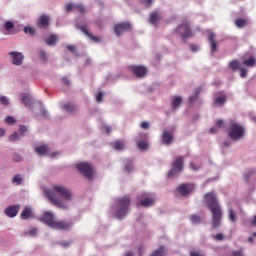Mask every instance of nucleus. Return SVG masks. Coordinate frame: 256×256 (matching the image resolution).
<instances>
[{"label": "nucleus", "mask_w": 256, "mask_h": 256, "mask_svg": "<svg viewBox=\"0 0 256 256\" xmlns=\"http://www.w3.org/2000/svg\"><path fill=\"white\" fill-rule=\"evenodd\" d=\"M9 55L12 58V65H22L24 59L23 53L12 51Z\"/></svg>", "instance_id": "obj_13"}, {"label": "nucleus", "mask_w": 256, "mask_h": 256, "mask_svg": "<svg viewBox=\"0 0 256 256\" xmlns=\"http://www.w3.org/2000/svg\"><path fill=\"white\" fill-rule=\"evenodd\" d=\"M19 139V134L17 132H14L12 135L9 136L10 141H17Z\"/></svg>", "instance_id": "obj_45"}, {"label": "nucleus", "mask_w": 256, "mask_h": 256, "mask_svg": "<svg viewBox=\"0 0 256 256\" xmlns=\"http://www.w3.org/2000/svg\"><path fill=\"white\" fill-rule=\"evenodd\" d=\"M233 256H243V251L241 250L234 251Z\"/></svg>", "instance_id": "obj_54"}, {"label": "nucleus", "mask_w": 256, "mask_h": 256, "mask_svg": "<svg viewBox=\"0 0 256 256\" xmlns=\"http://www.w3.org/2000/svg\"><path fill=\"white\" fill-rule=\"evenodd\" d=\"M137 146H138V148H140L142 151H145V149H147V147H148L147 142H145V141L138 142Z\"/></svg>", "instance_id": "obj_40"}, {"label": "nucleus", "mask_w": 256, "mask_h": 256, "mask_svg": "<svg viewBox=\"0 0 256 256\" xmlns=\"http://www.w3.org/2000/svg\"><path fill=\"white\" fill-rule=\"evenodd\" d=\"M23 31H24V33H28L29 35H35V28L34 27H31V26L27 27V26H25L23 28Z\"/></svg>", "instance_id": "obj_35"}, {"label": "nucleus", "mask_w": 256, "mask_h": 256, "mask_svg": "<svg viewBox=\"0 0 256 256\" xmlns=\"http://www.w3.org/2000/svg\"><path fill=\"white\" fill-rule=\"evenodd\" d=\"M141 127L142 129H149V122H142Z\"/></svg>", "instance_id": "obj_55"}, {"label": "nucleus", "mask_w": 256, "mask_h": 256, "mask_svg": "<svg viewBox=\"0 0 256 256\" xmlns=\"http://www.w3.org/2000/svg\"><path fill=\"white\" fill-rule=\"evenodd\" d=\"M21 135H25V133H27V128L25 126H21L19 129Z\"/></svg>", "instance_id": "obj_52"}, {"label": "nucleus", "mask_w": 256, "mask_h": 256, "mask_svg": "<svg viewBox=\"0 0 256 256\" xmlns=\"http://www.w3.org/2000/svg\"><path fill=\"white\" fill-rule=\"evenodd\" d=\"M248 21L245 18H238L235 20V25L238 27V29H243V27H247Z\"/></svg>", "instance_id": "obj_22"}, {"label": "nucleus", "mask_w": 256, "mask_h": 256, "mask_svg": "<svg viewBox=\"0 0 256 256\" xmlns=\"http://www.w3.org/2000/svg\"><path fill=\"white\" fill-rule=\"evenodd\" d=\"M3 135H5V130H3L2 128H0V137H3Z\"/></svg>", "instance_id": "obj_63"}, {"label": "nucleus", "mask_w": 256, "mask_h": 256, "mask_svg": "<svg viewBox=\"0 0 256 256\" xmlns=\"http://www.w3.org/2000/svg\"><path fill=\"white\" fill-rule=\"evenodd\" d=\"M149 21L154 27H157V22L161 21V13L154 11L151 13Z\"/></svg>", "instance_id": "obj_19"}, {"label": "nucleus", "mask_w": 256, "mask_h": 256, "mask_svg": "<svg viewBox=\"0 0 256 256\" xmlns=\"http://www.w3.org/2000/svg\"><path fill=\"white\" fill-rule=\"evenodd\" d=\"M96 100L98 101V103H101V101H103V92L98 93Z\"/></svg>", "instance_id": "obj_50"}, {"label": "nucleus", "mask_w": 256, "mask_h": 256, "mask_svg": "<svg viewBox=\"0 0 256 256\" xmlns=\"http://www.w3.org/2000/svg\"><path fill=\"white\" fill-rule=\"evenodd\" d=\"M71 227H73V223L71 222L56 220V222H54V226L52 227V229H57L59 231H69Z\"/></svg>", "instance_id": "obj_11"}, {"label": "nucleus", "mask_w": 256, "mask_h": 256, "mask_svg": "<svg viewBox=\"0 0 256 256\" xmlns=\"http://www.w3.org/2000/svg\"><path fill=\"white\" fill-rule=\"evenodd\" d=\"M112 147H114L116 151H123V149H125V142L117 140L112 144Z\"/></svg>", "instance_id": "obj_23"}, {"label": "nucleus", "mask_w": 256, "mask_h": 256, "mask_svg": "<svg viewBox=\"0 0 256 256\" xmlns=\"http://www.w3.org/2000/svg\"><path fill=\"white\" fill-rule=\"evenodd\" d=\"M38 55H39L40 59H42V61H47V53H45V51L40 50L38 52Z\"/></svg>", "instance_id": "obj_41"}, {"label": "nucleus", "mask_w": 256, "mask_h": 256, "mask_svg": "<svg viewBox=\"0 0 256 256\" xmlns=\"http://www.w3.org/2000/svg\"><path fill=\"white\" fill-rule=\"evenodd\" d=\"M197 95H199V90L196 91V96H190L189 97V102L190 103H193L195 101V99H197Z\"/></svg>", "instance_id": "obj_51"}, {"label": "nucleus", "mask_w": 256, "mask_h": 256, "mask_svg": "<svg viewBox=\"0 0 256 256\" xmlns=\"http://www.w3.org/2000/svg\"><path fill=\"white\" fill-rule=\"evenodd\" d=\"M21 160H22L21 156L17 154L14 156V161H21Z\"/></svg>", "instance_id": "obj_60"}, {"label": "nucleus", "mask_w": 256, "mask_h": 256, "mask_svg": "<svg viewBox=\"0 0 256 256\" xmlns=\"http://www.w3.org/2000/svg\"><path fill=\"white\" fill-rule=\"evenodd\" d=\"M254 241H255V239L253 237L248 238V243H253Z\"/></svg>", "instance_id": "obj_64"}, {"label": "nucleus", "mask_w": 256, "mask_h": 256, "mask_svg": "<svg viewBox=\"0 0 256 256\" xmlns=\"http://www.w3.org/2000/svg\"><path fill=\"white\" fill-rule=\"evenodd\" d=\"M173 132L165 130L162 134V143L164 145H171L173 143Z\"/></svg>", "instance_id": "obj_16"}, {"label": "nucleus", "mask_w": 256, "mask_h": 256, "mask_svg": "<svg viewBox=\"0 0 256 256\" xmlns=\"http://www.w3.org/2000/svg\"><path fill=\"white\" fill-rule=\"evenodd\" d=\"M213 239H215V241H223L225 239V236H223V234L221 233H218L213 236Z\"/></svg>", "instance_id": "obj_43"}, {"label": "nucleus", "mask_w": 256, "mask_h": 256, "mask_svg": "<svg viewBox=\"0 0 256 256\" xmlns=\"http://www.w3.org/2000/svg\"><path fill=\"white\" fill-rule=\"evenodd\" d=\"M218 131L217 127L210 128V133H217Z\"/></svg>", "instance_id": "obj_57"}, {"label": "nucleus", "mask_w": 256, "mask_h": 256, "mask_svg": "<svg viewBox=\"0 0 256 256\" xmlns=\"http://www.w3.org/2000/svg\"><path fill=\"white\" fill-rule=\"evenodd\" d=\"M190 220L194 225H199V223H201V217L197 214L190 216Z\"/></svg>", "instance_id": "obj_31"}, {"label": "nucleus", "mask_w": 256, "mask_h": 256, "mask_svg": "<svg viewBox=\"0 0 256 256\" xmlns=\"http://www.w3.org/2000/svg\"><path fill=\"white\" fill-rule=\"evenodd\" d=\"M29 235H31L32 237H35V235H37V229H31L30 231H29Z\"/></svg>", "instance_id": "obj_56"}, {"label": "nucleus", "mask_w": 256, "mask_h": 256, "mask_svg": "<svg viewBox=\"0 0 256 256\" xmlns=\"http://www.w3.org/2000/svg\"><path fill=\"white\" fill-rule=\"evenodd\" d=\"M12 183H16V185H21V183H23V178L21 177V175L16 174V175L12 178Z\"/></svg>", "instance_id": "obj_32"}, {"label": "nucleus", "mask_w": 256, "mask_h": 256, "mask_svg": "<svg viewBox=\"0 0 256 256\" xmlns=\"http://www.w3.org/2000/svg\"><path fill=\"white\" fill-rule=\"evenodd\" d=\"M77 29L82 31V33H84V35L89 37L92 41H95L96 43H98V41H100L99 37L93 36V34H91V32H89V30H87V26L80 25V26H77Z\"/></svg>", "instance_id": "obj_17"}, {"label": "nucleus", "mask_w": 256, "mask_h": 256, "mask_svg": "<svg viewBox=\"0 0 256 256\" xmlns=\"http://www.w3.org/2000/svg\"><path fill=\"white\" fill-rule=\"evenodd\" d=\"M240 77H242V78L247 77V69L240 68Z\"/></svg>", "instance_id": "obj_49"}, {"label": "nucleus", "mask_w": 256, "mask_h": 256, "mask_svg": "<svg viewBox=\"0 0 256 256\" xmlns=\"http://www.w3.org/2000/svg\"><path fill=\"white\" fill-rule=\"evenodd\" d=\"M204 198L210 213H212V228L217 229L218 227H221V221L223 220V209L221 208V204H219L217 195H215L214 192L206 193Z\"/></svg>", "instance_id": "obj_2"}, {"label": "nucleus", "mask_w": 256, "mask_h": 256, "mask_svg": "<svg viewBox=\"0 0 256 256\" xmlns=\"http://www.w3.org/2000/svg\"><path fill=\"white\" fill-rule=\"evenodd\" d=\"M190 47H191V51H193L194 53L196 51H199V46H197V45L191 44Z\"/></svg>", "instance_id": "obj_53"}, {"label": "nucleus", "mask_w": 256, "mask_h": 256, "mask_svg": "<svg viewBox=\"0 0 256 256\" xmlns=\"http://www.w3.org/2000/svg\"><path fill=\"white\" fill-rule=\"evenodd\" d=\"M47 45H55L57 43V37L55 35H50L46 40Z\"/></svg>", "instance_id": "obj_33"}, {"label": "nucleus", "mask_w": 256, "mask_h": 256, "mask_svg": "<svg viewBox=\"0 0 256 256\" xmlns=\"http://www.w3.org/2000/svg\"><path fill=\"white\" fill-rule=\"evenodd\" d=\"M228 135L230 139L238 141V139H241V137L245 135V128H243L239 123L231 121L228 129Z\"/></svg>", "instance_id": "obj_4"}, {"label": "nucleus", "mask_w": 256, "mask_h": 256, "mask_svg": "<svg viewBox=\"0 0 256 256\" xmlns=\"http://www.w3.org/2000/svg\"><path fill=\"white\" fill-rule=\"evenodd\" d=\"M229 67L232 71H237V69H239V60H232L229 63Z\"/></svg>", "instance_id": "obj_29"}, {"label": "nucleus", "mask_w": 256, "mask_h": 256, "mask_svg": "<svg viewBox=\"0 0 256 256\" xmlns=\"http://www.w3.org/2000/svg\"><path fill=\"white\" fill-rule=\"evenodd\" d=\"M182 101H183V99L181 98V96H175L171 102L173 109H177V107H179V105H181Z\"/></svg>", "instance_id": "obj_27"}, {"label": "nucleus", "mask_w": 256, "mask_h": 256, "mask_svg": "<svg viewBox=\"0 0 256 256\" xmlns=\"http://www.w3.org/2000/svg\"><path fill=\"white\" fill-rule=\"evenodd\" d=\"M63 109L65 111H67V113H73V111H75V109H77V107L73 103H66L63 106Z\"/></svg>", "instance_id": "obj_28"}, {"label": "nucleus", "mask_w": 256, "mask_h": 256, "mask_svg": "<svg viewBox=\"0 0 256 256\" xmlns=\"http://www.w3.org/2000/svg\"><path fill=\"white\" fill-rule=\"evenodd\" d=\"M132 169H133V160L132 159H128L126 161L125 171H127V173H131Z\"/></svg>", "instance_id": "obj_30"}, {"label": "nucleus", "mask_w": 256, "mask_h": 256, "mask_svg": "<svg viewBox=\"0 0 256 256\" xmlns=\"http://www.w3.org/2000/svg\"><path fill=\"white\" fill-rule=\"evenodd\" d=\"M183 156H179L173 163L172 168L168 172V177H175V175H179L183 171Z\"/></svg>", "instance_id": "obj_6"}, {"label": "nucleus", "mask_w": 256, "mask_h": 256, "mask_svg": "<svg viewBox=\"0 0 256 256\" xmlns=\"http://www.w3.org/2000/svg\"><path fill=\"white\" fill-rule=\"evenodd\" d=\"M141 3H142L145 7H151V5H153V0H141Z\"/></svg>", "instance_id": "obj_44"}, {"label": "nucleus", "mask_w": 256, "mask_h": 256, "mask_svg": "<svg viewBox=\"0 0 256 256\" xmlns=\"http://www.w3.org/2000/svg\"><path fill=\"white\" fill-rule=\"evenodd\" d=\"M48 199L59 209H68L69 206L65 201H71L73 199V193L69 191L65 186H53V190L46 192ZM64 199V201H63Z\"/></svg>", "instance_id": "obj_1"}, {"label": "nucleus", "mask_w": 256, "mask_h": 256, "mask_svg": "<svg viewBox=\"0 0 256 256\" xmlns=\"http://www.w3.org/2000/svg\"><path fill=\"white\" fill-rule=\"evenodd\" d=\"M75 6H76V4H73V3L66 4V11L67 12L73 11V9H75Z\"/></svg>", "instance_id": "obj_48"}, {"label": "nucleus", "mask_w": 256, "mask_h": 256, "mask_svg": "<svg viewBox=\"0 0 256 256\" xmlns=\"http://www.w3.org/2000/svg\"><path fill=\"white\" fill-rule=\"evenodd\" d=\"M251 225H253L254 227H256V215H255L254 218L251 220Z\"/></svg>", "instance_id": "obj_59"}, {"label": "nucleus", "mask_w": 256, "mask_h": 256, "mask_svg": "<svg viewBox=\"0 0 256 256\" xmlns=\"http://www.w3.org/2000/svg\"><path fill=\"white\" fill-rule=\"evenodd\" d=\"M130 69L136 75V77H143L144 75H147V68L144 66H131Z\"/></svg>", "instance_id": "obj_15"}, {"label": "nucleus", "mask_w": 256, "mask_h": 256, "mask_svg": "<svg viewBox=\"0 0 256 256\" xmlns=\"http://www.w3.org/2000/svg\"><path fill=\"white\" fill-rule=\"evenodd\" d=\"M4 27H5L6 31H11V29H13V27H14L13 22L6 21L4 24Z\"/></svg>", "instance_id": "obj_38"}, {"label": "nucleus", "mask_w": 256, "mask_h": 256, "mask_svg": "<svg viewBox=\"0 0 256 256\" xmlns=\"http://www.w3.org/2000/svg\"><path fill=\"white\" fill-rule=\"evenodd\" d=\"M208 41L210 43L211 54L213 55V53H217V51H219V44L215 39V33L210 32L208 34Z\"/></svg>", "instance_id": "obj_12"}, {"label": "nucleus", "mask_w": 256, "mask_h": 256, "mask_svg": "<svg viewBox=\"0 0 256 256\" xmlns=\"http://www.w3.org/2000/svg\"><path fill=\"white\" fill-rule=\"evenodd\" d=\"M63 83H65V85H69V79H67V77L63 78Z\"/></svg>", "instance_id": "obj_62"}, {"label": "nucleus", "mask_w": 256, "mask_h": 256, "mask_svg": "<svg viewBox=\"0 0 256 256\" xmlns=\"http://www.w3.org/2000/svg\"><path fill=\"white\" fill-rule=\"evenodd\" d=\"M133 29V26H131V23L129 22H121L114 26V33L117 35V37H121L122 34H124L126 31H131Z\"/></svg>", "instance_id": "obj_8"}, {"label": "nucleus", "mask_w": 256, "mask_h": 256, "mask_svg": "<svg viewBox=\"0 0 256 256\" xmlns=\"http://www.w3.org/2000/svg\"><path fill=\"white\" fill-rule=\"evenodd\" d=\"M243 65H245L246 67H255L256 65V59L253 57H250L248 59H245L243 61Z\"/></svg>", "instance_id": "obj_26"}, {"label": "nucleus", "mask_w": 256, "mask_h": 256, "mask_svg": "<svg viewBox=\"0 0 256 256\" xmlns=\"http://www.w3.org/2000/svg\"><path fill=\"white\" fill-rule=\"evenodd\" d=\"M177 33L183 37V39H189L193 37V32L191 31V26L189 22L184 21L181 25L176 29Z\"/></svg>", "instance_id": "obj_7"}, {"label": "nucleus", "mask_w": 256, "mask_h": 256, "mask_svg": "<svg viewBox=\"0 0 256 256\" xmlns=\"http://www.w3.org/2000/svg\"><path fill=\"white\" fill-rule=\"evenodd\" d=\"M36 153H38V155H47V153H49V147L43 145V146H38L35 149Z\"/></svg>", "instance_id": "obj_24"}, {"label": "nucleus", "mask_w": 256, "mask_h": 256, "mask_svg": "<svg viewBox=\"0 0 256 256\" xmlns=\"http://www.w3.org/2000/svg\"><path fill=\"white\" fill-rule=\"evenodd\" d=\"M190 256H205V254L201 253L200 251L197 250H192L190 252Z\"/></svg>", "instance_id": "obj_47"}, {"label": "nucleus", "mask_w": 256, "mask_h": 256, "mask_svg": "<svg viewBox=\"0 0 256 256\" xmlns=\"http://www.w3.org/2000/svg\"><path fill=\"white\" fill-rule=\"evenodd\" d=\"M131 205V198L129 196H124L118 199L119 209L116 212L117 219H125L129 214V206Z\"/></svg>", "instance_id": "obj_3"}, {"label": "nucleus", "mask_w": 256, "mask_h": 256, "mask_svg": "<svg viewBox=\"0 0 256 256\" xmlns=\"http://www.w3.org/2000/svg\"><path fill=\"white\" fill-rule=\"evenodd\" d=\"M141 205V207H152V205H155V199L153 198H146L138 203V206Z\"/></svg>", "instance_id": "obj_21"}, {"label": "nucleus", "mask_w": 256, "mask_h": 256, "mask_svg": "<svg viewBox=\"0 0 256 256\" xmlns=\"http://www.w3.org/2000/svg\"><path fill=\"white\" fill-rule=\"evenodd\" d=\"M5 123L7 125H13V123H15V118H13L12 116H8L5 118Z\"/></svg>", "instance_id": "obj_42"}, {"label": "nucleus", "mask_w": 256, "mask_h": 256, "mask_svg": "<svg viewBox=\"0 0 256 256\" xmlns=\"http://www.w3.org/2000/svg\"><path fill=\"white\" fill-rule=\"evenodd\" d=\"M75 10L78 13H85V11H86L85 6H83V4H76Z\"/></svg>", "instance_id": "obj_36"}, {"label": "nucleus", "mask_w": 256, "mask_h": 256, "mask_svg": "<svg viewBox=\"0 0 256 256\" xmlns=\"http://www.w3.org/2000/svg\"><path fill=\"white\" fill-rule=\"evenodd\" d=\"M225 101H227V98L225 96L218 97L214 100V105L216 107H221L225 105Z\"/></svg>", "instance_id": "obj_25"}, {"label": "nucleus", "mask_w": 256, "mask_h": 256, "mask_svg": "<svg viewBox=\"0 0 256 256\" xmlns=\"http://www.w3.org/2000/svg\"><path fill=\"white\" fill-rule=\"evenodd\" d=\"M40 221L45 225H48L51 229H53L55 222V216L51 212H45L43 216L40 218Z\"/></svg>", "instance_id": "obj_10"}, {"label": "nucleus", "mask_w": 256, "mask_h": 256, "mask_svg": "<svg viewBox=\"0 0 256 256\" xmlns=\"http://www.w3.org/2000/svg\"><path fill=\"white\" fill-rule=\"evenodd\" d=\"M104 129L106 130V133H111V126H105Z\"/></svg>", "instance_id": "obj_61"}, {"label": "nucleus", "mask_w": 256, "mask_h": 256, "mask_svg": "<svg viewBox=\"0 0 256 256\" xmlns=\"http://www.w3.org/2000/svg\"><path fill=\"white\" fill-rule=\"evenodd\" d=\"M22 103L26 106V107H31V98L29 96H23L22 97Z\"/></svg>", "instance_id": "obj_34"}, {"label": "nucleus", "mask_w": 256, "mask_h": 256, "mask_svg": "<svg viewBox=\"0 0 256 256\" xmlns=\"http://www.w3.org/2000/svg\"><path fill=\"white\" fill-rule=\"evenodd\" d=\"M177 191L183 197H187V195H191V193H193V191H195V185L191 184V183L182 184V185L178 186Z\"/></svg>", "instance_id": "obj_9"}, {"label": "nucleus", "mask_w": 256, "mask_h": 256, "mask_svg": "<svg viewBox=\"0 0 256 256\" xmlns=\"http://www.w3.org/2000/svg\"><path fill=\"white\" fill-rule=\"evenodd\" d=\"M0 103L1 105H9V98H7V96H1L0 97Z\"/></svg>", "instance_id": "obj_39"}, {"label": "nucleus", "mask_w": 256, "mask_h": 256, "mask_svg": "<svg viewBox=\"0 0 256 256\" xmlns=\"http://www.w3.org/2000/svg\"><path fill=\"white\" fill-rule=\"evenodd\" d=\"M19 209H20L19 205L9 206L4 210V213L7 217H10V218L17 217V213H19Z\"/></svg>", "instance_id": "obj_14"}, {"label": "nucleus", "mask_w": 256, "mask_h": 256, "mask_svg": "<svg viewBox=\"0 0 256 256\" xmlns=\"http://www.w3.org/2000/svg\"><path fill=\"white\" fill-rule=\"evenodd\" d=\"M20 217L24 220L31 219L33 217V212L31 211V208L26 207L20 214Z\"/></svg>", "instance_id": "obj_20"}, {"label": "nucleus", "mask_w": 256, "mask_h": 256, "mask_svg": "<svg viewBox=\"0 0 256 256\" xmlns=\"http://www.w3.org/2000/svg\"><path fill=\"white\" fill-rule=\"evenodd\" d=\"M67 49H68V51H75V46H72V45H68L67 46Z\"/></svg>", "instance_id": "obj_58"}, {"label": "nucleus", "mask_w": 256, "mask_h": 256, "mask_svg": "<svg viewBox=\"0 0 256 256\" xmlns=\"http://www.w3.org/2000/svg\"><path fill=\"white\" fill-rule=\"evenodd\" d=\"M229 219L233 222L237 221V215L235 214V211L233 209H229Z\"/></svg>", "instance_id": "obj_37"}, {"label": "nucleus", "mask_w": 256, "mask_h": 256, "mask_svg": "<svg viewBox=\"0 0 256 256\" xmlns=\"http://www.w3.org/2000/svg\"><path fill=\"white\" fill-rule=\"evenodd\" d=\"M37 25L40 29H46L49 27V16L42 15L38 18Z\"/></svg>", "instance_id": "obj_18"}, {"label": "nucleus", "mask_w": 256, "mask_h": 256, "mask_svg": "<svg viewBox=\"0 0 256 256\" xmlns=\"http://www.w3.org/2000/svg\"><path fill=\"white\" fill-rule=\"evenodd\" d=\"M76 168L78 171H80V173H82V175H84V177H86V179H93V173L95 170L93 169V165H91V163L80 162L76 165Z\"/></svg>", "instance_id": "obj_5"}, {"label": "nucleus", "mask_w": 256, "mask_h": 256, "mask_svg": "<svg viewBox=\"0 0 256 256\" xmlns=\"http://www.w3.org/2000/svg\"><path fill=\"white\" fill-rule=\"evenodd\" d=\"M216 125L221 129H225V121H223L222 119L217 120Z\"/></svg>", "instance_id": "obj_46"}]
</instances>
